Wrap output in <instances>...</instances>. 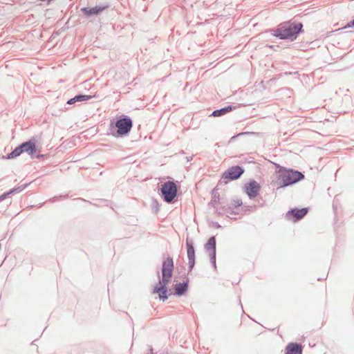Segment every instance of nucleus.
<instances>
[{"mask_svg":"<svg viewBox=\"0 0 354 354\" xmlns=\"http://www.w3.org/2000/svg\"><path fill=\"white\" fill-rule=\"evenodd\" d=\"M174 270V261L171 257H169L162 262V279L159 280L153 289V293H157L160 300L165 301L168 299V290L167 285L171 280Z\"/></svg>","mask_w":354,"mask_h":354,"instance_id":"f257e3e1","label":"nucleus"},{"mask_svg":"<svg viewBox=\"0 0 354 354\" xmlns=\"http://www.w3.org/2000/svg\"><path fill=\"white\" fill-rule=\"evenodd\" d=\"M302 28L301 24H286L279 28H277L276 30H274V35L279 37L281 39H295L297 37V35L299 32Z\"/></svg>","mask_w":354,"mask_h":354,"instance_id":"f03ea898","label":"nucleus"},{"mask_svg":"<svg viewBox=\"0 0 354 354\" xmlns=\"http://www.w3.org/2000/svg\"><path fill=\"white\" fill-rule=\"evenodd\" d=\"M133 125L132 120L129 117L118 120L115 125L111 124V133L115 137H123L129 133Z\"/></svg>","mask_w":354,"mask_h":354,"instance_id":"7ed1b4c3","label":"nucleus"},{"mask_svg":"<svg viewBox=\"0 0 354 354\" xmlns=\"http://www.w3.org/2000/svg\"><path fill=\"white\" fill-rule=\"evenodd\" d=\"M303 178L304 175L299 171L292 169L286 170L279 175V187H284L296 183Z\"/></svg>","mask_w":354,"mask_h":354,"instance_id":"20e7f679","label":"nucleus"},{"mask_svg":"<svg viewBox=\"0 0 354 354\" xmlns=\"http://www.w3.org/2000/svg\"><path fill=\"white\" fill-rule=\"evenodd\" d=\"M161 193L165 201L171 203L176 196L177 187L174 182H166L162 185Z\"/></svg>","mask_w":354,"mask_h":354,"instance_id":"39448f33","label":"nucleus"},{"mask_svg":"<svg viewBox=\"0 0 354 354\" xmlns=\"http://www.w3.org/2000/svg\"><path fill=\"white\" fill-rule=\"evenodd\" d=\"M244 170L239 166H234L228 169L223 174L224 179L236 180L243 173Z\"/></svg>","mask_w":354,"mask_h":354,"instance_id":"423d86ee","label":"nucleus"},{"mask_svg":"<svg viewBox=\"0 0 354 354\" xmlns=\"http://www.w3.org/2000/svg\"><path fill=\"white\" fill-rule=\"evenodd\" d=\"M244 188L250 198L256 197L260 189L259 184L254 180L246 184Z\"/></svg>","mask_w":354,"mask_h":354,"instance_id":"0eeeda50","label":"nucleus"},{"mask_svg":"<svg viewBox=\"0 0 354 354\" xmlns=\"http://www.w3.org/2000/svg\"><path fill=\"white\" fill-rule=\"evenodd\" d=\"M23 152L27 153L28 155L32 156L36 151V145L34 140H30L29 141L21 144Z\"/></svg>","mask_w":354,"mask_h":354,"instance_id":"6e6552de","label":"nucleus"},{"mask_svg":"<svg viewBox=\"0 0 354 354\" xmlns=\"http://www.w3.org/2000/svg\"><path fill=\"white\" fill-rule=\"evenodd\" d=\"M107 6H97L91 8H82L81 9L82 12L84 13V15L87 16H91L93 15H98L103 12Z\"/></svg>","mask_w":354,"mask_h":354,"instance_id":"1a4fd4ad","label":"nucleus"},{"mask_svg":"<svg viewBox=\"0 0 354 354\" xmlns=\"http://www.w3.org/2000/svg\"><path fill=\"white\" fill-rule=\"evenodd\" d=\"M308 212V209L306 208H303L301 209H292L286 214V217L288 219H290L292 217L296 218V220H300Z\"/></svg>","mask_w":354,"mask_h":354,"instance_id":"9d476101","label":"nucleus"},{"mask_svg":"<svg viewBox=\"0 0 354 354\" xmlns=\"http://www.w3.org/2000/svg\"><path fill=\"white\" fill-rule=\"evenodd\" d=\"M187 253L189 259V266L192 269L195 263V252L192 243L187 240Z\"/></svg>","mask_w":354,"mask_h":354,"instance_id":"9b49d317","label":"nucleus"},{"mask_svg":"<svg viewBox=\"0 0 354 354\" xmlns=\"http://www.w3.org/2000/svg\"><path fill=\"white\" fill-rule=\"evenodd\" d=\"M301 346L295 343H290L286 347V354H301Z\"/></svg>","mask_w":354,"mask_h":354,"instance_id":"f8f14e48","label":"nucleus"},{"mask_svg":"<svg viewBox=\"0 0 354 354\" xmlns=\"http://www.w3.org/2000/svg\"><path fill=\"white\" fill-rule=\"evenodd\" d=\"M205 249L209 254L216 252V239L214 236H212L209 239L208 241L205 245Z\"/></svg>","mask_w":354,"mask_h":354,"instance_id":"ddd939ff","label":"nucleus"},{"mask_svg":"<svg viewBox=\"0 0 354 354\" xmlns=\"http://www.w3.org/2000/svg\"><path fill=\"white\" fill-rule=\"evenodd\" d=\"M91 95H77L75 96L74 97L68 100L67 104H73L77 102H82L85 100H88L91 99Z\"/></svg>","mask_w":354,"mask_h":354,"instance_id":"4468645a","label":"nucleus"},{"mask_svg":"<svg viewBox=\"0 0 354 354\" xmlns=\"http://www.w3.org/2000/svg\"><path fill=\"white\" fill-rule=\"evenodd\" d=\"M187 283H179L175 285L174 289L176 295L178 296L183 295L187 290Z\"/></svg>","mask_w":354,"mask_h":354,"instance_id":"2eb2a0df","label":"nucleus"},{"mask_svg":"<svg viewBox=\"0 0 354 354\" xmlns=\"http://www.w3.org/2000/svg\"><path fill=\"white\" fill-rule=\"evenodd\" d=\"M24 188H25V186L24 187L20 186V187L14 188L6 193L3 194L1 196H0V201L5 199L8 196H9L11 194L18 193V192H21Z\"/></svg>","mask_w":354,"mask_h":354,"instance_id":"dca6fc26","label":"nucleus"},{"mask_svg":"<svg viewBox=\"0 0 354 354\" xmlns=\"http://www.w3.org/2000/svg\"><path fill=\"white\" fill-rule=\"evenodd\" d=\"M22 153H24V152H23L21 146L20 145L19 146L17 147L11 153H10L8 155L7 158L10 159V158H16V157L20 156Z\"/></svg>","mask_w":354,"mask_h":354,"instance_id":"f3484780","label":"nucleus"},{"mask_svg":"<svg viewBox=\"0 0 354 354\" xmlns=\"http://www.w3.org/2000/svg\"><path fill=\"white\" fill-rule=\"evenodd\" d=\"M242 201L240 198H234L231 203V206L228 207L229 209H231L232 207H238L242 205Z\"/></svg>","mask_w":354,"mask_h":354,"instance_id":"a211bd4d","label":"nucleus"},{"mask_svg":"<svg viewBox=\"0 0 354 354\" xmlns=\"http://www.w3.org/2000/svg\"><path fill=\"white\" fill-rule=\"evenodd\" d=\"M224 114H225V109H223V108L221 109L215 110L212 113V115H214V117L221 116Z\"/></svg>","mask_w":354,"mask_h":354,"instance_id":"6ab92c4d","label":"nucleus"},{"mask_svg":"<svg viewBox=\"0 0 354 354\" xmlns=\"http://www.w3.org/2000/svg\"><path fill=\"white\" fill-rule=\"evenodd\" d=\"M209 257H210V261L211 263H212L213 266L214 267V268H216V252H214L213 254H209Z\"/></svg>","mask_w":354,"mask_h":354,"instance_id":"aec40b11","label":"nucleus"},{"mask_svg":"<svg viewBox=\"0 0 354 354\" xmlns=\"http://www.w3.org/2000/svg\"><path fill=\"white\" fill-rule=\"evenodd\" d=\"M223 109H225V113H227L232 110V108L231 106H227L226 107H224Z\"/></svg>","mask_w":354,"mask_h":354,"instance_id":"412c9836","label":"nucleus"},{"mask_svg":"<svg viewBox=\"0 0 354 354\" xmlns=\"http://www.w3.org/2000/svg\"><path fill=\"white\" fill-rule=\"evenodd\" d=\"M353 26H354V19L353 21H351L349 24H348V27H351Z\"/></svg>","mask_w":354,"mask_h":354,"instance_id":"4be33fe9","label":"nucleus"}]
</instances>
